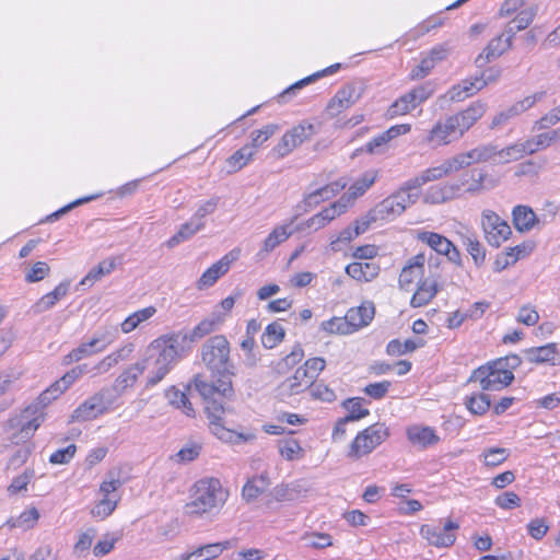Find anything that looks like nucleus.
<instances>
[{"mask_svg": "<svg viewBox=\"0 0 560 560\" xmlns=\"http://www.w3.org/2000/svg\"><path fill=\"white\" fill-rule=\"evenodd\" d=\"M200 357L214 380L208 381L202 374H197L191 384L205 402L210 431L223 442L245 440L243 434L225 428L223 423V416L234 412L233 402L236 399L232 383L235 365L230 360L228 339L223 335L210 337L202 345Z\"/></svg>", "mask_w": 560, "mask_h": 560, "instance_id": "1", "label": "nucleus"}, {"mask_svg": "<svg viewBox=\"0 0 560 560\" xmlns=\"http://www.w3.org/2000/svg\"><path fill=\"white\" fill-rule=\"evenodd\" d=\"M228 492L217 478L200 479L192 488L191 501L186 504L189 515H201L223 506Z\"/></svg>", "mask_w": 560, "mask_h": 560, "instance_id": "2", "label": "nucleus"}, {"mask_svg": "<svg viewBox=\"0 0 560 560\" xmlns=\"http://www.w3.org/2000/svg\"><path fill=\"white\" fill-rule=\"evenodd\" d=\"M141 362L147 365L148 370L145 388L158 385L176 364V361L159 351L158 341H152L148 346Z\"/></svg>", "mask_w": 560, "mask_h": 560, "instance_id": "3", "label": "nucleus"}, {"mask_svg": "<svg viewBox=\"0 0 560 560\" xmlns=\"http://www.w3.org/2000/svg\"><path fill=\"white\" fill-rule=\"evenodd\" d=\"M389 436V429L385 423H374L362 430L350 444L348 457L359 459L372 453Z\"/></svg>", "mask_w": 560, "mask_h": 560, "instance_id": "4", "label": "nucleus"}, {"mask_svg": "<svg viewBox=\"0 0 560 560\" xmlns=\"http://www.w3.org/2000/svg\"><path fill=\"white\" fill-rule=\"evenodd\" d=\"M513 381L514 374L494 365V360L475 369L468 378V383L478 382L482 390H501Z\"/></svg>", "mask_w": 560, "mask_h": 560, "instance_id": "5", "label": "nucleus"}, {"mask_svg": "<svg viewBox=\"0 0 560 560\" xmlns=\"http://www.w3.org/2000/svg\"><path fill=\"white\" fill-rule=\"evenodd\" d=\"M39 417L35 418L24 410L20 415L11 417L5 424V431L9 433L8 440L11 444H25L40 427Z\"/></svg>", "mask_w": 560, "mask_h": 560, "instance_id": "6", "label": "nucleus"}, {"mask_svg": "<svg viewBox=\"0 0 560 560\" xmlns=\"http://www.w3.org/2000/svg\"><path fill=\"white\" fill-rule=\"evenodd\" d=\"M481 228L490 246L500 247L512 235L509 223L492 210H483L481 213Z\"/></svg>", "mask_w": 560, "mask_h": 560, "instance_id": "7", "label": "nucleus"}, {"mask_svg": "<svg viewBox=\"0 0 560 560\" xmlns=\"http://www.w3.org/2000/svg\"><path fill=\"white\" fill-rule=\"evenodd\" d=\"M316 132L317 128L315 125L304 121L287 131L278 144L275 145L272 152L277 158H284Z\"/></svg>", "mask_w": 560, "mask_h": 560, "instance_id": "8", "label": "nucleus"}, {"mask_svg": "<svg viewBox=\"0 0 560 560\" xmlns=\"http://www.w3.org/2000/svg\"><path fill=\"white\" fill-rule=\"evenodd\" d=\"M108 389H102L88 398L71 415L72 422H84L96 419L98 416L107 412L112 404L110 400L106 399Z\"/></svg>", "mask_w": 560, "mask_h": 560, "instance_id": "9", "label": "nucleus"}, {"mask_svg": "<svg viewBox=\"0 0 560 560\" xmlns=\"http://www.w3.org/2000/svg\"><path fill=\"white\" fill-rule=\"evenodd\" d=\"M363 89L355 83H347L337 91L328 102L326 112L329 117H336L343 110L353 106L362 96Z\"/></svg>", "mask_w": 560, "mask_h": 560, "instance_id": "10", "label": "nucleus"}, {"mask_svg": "<svg viewBox=\"0 0 560 560\" xmlns=\"http://www.w3.org/2000/svg\"><path fill=\"white\" fill-rule=\"evenodd\" d=\"M459 528V524L448 520L442 528L424 524L420 528V535L429 545L438 548H447L454 545L456 535L453 533Z\"/></svg>", "mask_w": 560, "mask_h": 560, "instance_id": "11", "label": "nucleus"}, {"mask_svg": "<svg viewBox=\"0 0 560 560\" xmlns=\"http://www.w3.org/2000/svg\"><path fill=\"white\" fill-rule=\"evenodd\" d=\"M159 342V351L177 361L178 357L186 350H190L192 341L188 331L179 330L163 335L155 339Z\"/></svg>", "mask_w": 560, "mask_h": 560, "instance_id": "12", "label": "nucleus"}, {"mask_svg": "<svg viewBox=\"0 0 560 560\" xmlns=\"http://www.w3.org/2000/svg\"><path fill=\"white\" fill-rule=\"evenodd\" d=\"M459 124L455 117L448 116L445 120H439L431 129L427 140L435 145H444L463 137Z\"/></svg>", "mask_w": 560, "mask_h": 560, "instance_id": "13", "label": "nucleus"}, {"mask_svg": "<svg viewBox=\"0 0 560 560\" xmlns=\"http://www.w3.org/2000/svg\"><path fill=\"white\" fill-rule=\"evenodd\" d=\"M109 343H112V339L108 338L107 334H95L90 341L82 342L79 347L70 351L63 358V364L79 362L84 358L102 352Z\"/></svg>", "mask_w": 560, "mask_h": 560, "instance_id": "14", "label": "nucleus"}, {"mask_svg": "<svg viewBox=\"0 0 560 560\" xmlns=\"http://www.w3.org/2000/svg\"><path fill=\"white\" fill-rule=\"evenodd\" d=\"M305 376V371L296 369L292 376L287 377L276 387V397L281 401H285L287 399L310 389L312 381Z\"/></svg>", "mask_w": 560, "mask_h": 560, "instance_id": "15", "label": "nucleus"}, {"mask_svg": "<svg viewBox=\"0 0 560 560\" xmlns=\"http://www.w3.org/2000/svg\"><path fill=\"white\" fill-rule=\"evenodd\" d=\"M534 244L530 242L516 245L514 247H508L505 250L497 255L493 262V271L501 272L509 266L514 265L518 259L528 256L534 250Z\"/></svg>", "mask_w": 560, "mask_h": 560, "instance_id": "16", "label": "nucleus"}, {"mask_svg": "<svg viewBox=\"0 0 560 560\" xmlns=\"http://www.w3.org/2000/svg\"><path fill=\"white\" fill-rule=\"evenodd\" d=\"M65 390L57 382H54L46 388L31 405L23 410L32 417H39L40 423L44 421V409L55 399H57Z\"/></svg>", "mask_w": 560, "mask_h": 560, "instance_id": "17", "label": "nucleus"}, {"mask_svg": "<svg viewBox=\"0 0 560 560\" xmlns=\"http://www.w3.org/2000/svg\"><path fill=\"white\" fill-rule=\"evenodd\" d=\"M375 314V306L373 302H363L358 307H352L346 313L347 323L351 332L368 326Z\"/></svg>", "mask_w": 560, "mask_h": 560, "instance_id": "18", "label": "nucleus"}, {"mask_svg": "<svg viewBox=\"0 0 560 560\" xmlns=\"http://www.w3.org/2000/svg\"><path fill=\"white\" fill-rule=\"evenodd\" d=\"M404 213V205L393 194L371 209L372 220L390 221Z\"/></svg>", "mask_w": 560, "mask_h": 560, "instance_id": "19", "label": "nucleus"}, {"mask_svg": "<svg viewBox=\"0 0 560 560\" xmlns=\"http://www.w3.org/2000/svg\"><path fill=\"white\" fill-rule=\"evenodd\" d=\"M537 12L538 5L534 3L522 9L517 15L505 25L503 31L504 34H506L513 40L517 32L527 28L532 24L535 16L537 15Z\"/></svg>", "mask_w": 560, "mask_h": 560, "instance_id": "20", "label": "nucleus"}, {"mask_svg": "<svg viewBox=\"0 0 560 560\" xmlns=\"http://www.w3.org/2000/svg\"><path fill=\"white\" fill-rule=\"evenodd\" d=\"M512 221L515 229L521 233L533 230L539 223V219L533 209L523 205L513 208Z\"/></svg>", "mask_w": 560, "mask_h": 560, "instance_id": "21", "label": "nucleus"}, {"mask_svg": "<svg viewBox=\"0 0 560 560\" xmlns=\"http://www.w3.org/2000/svg\"><path fill=\"white\" fill-rule=\"evenodd\" d=\"M407 438L411 444L421 448H428L440 442V438L431 427L411 425L407 429Z\"/></svg>", "mask_w": 560, "mask_h": 560, "instance_id": "22", "label": "nucleus"}, {"mask_svg": "<svg viewBox=\"0 0 560 560\" xmlns=\"http://www.w3.org/2000/svg\"><path fill=\"white\" fill-rule=\"evenodd\" d=\"M486 113V104L477 101L474 102L470 106H468L466 109L462 110L460 113L453 115V117L456 118V120L459 124V131L460 133H465L467 130H469L475 122L480 119Z\"/></svg>", "mask_w": 560, "mask_h": 560, "instance_id": "23", "label": "nucleus"}, {"mask_svg": "<svg viewBox=\"0 0 560 560\" xmlns=\"http://www.w3.org/2000/svg\"><path fill=\"white\" fill-rule=\"evenodd\" d=\"M147 370V365L143 364L140 361L136 362L135 364L130 365L129 368L125 369L118 377L115 380L114 383V390L121 394L127 388L132 387L139 376Z\"/></svg>", "mask_w": 560, "mask_h": 560, "instance_id": "24", "label": "nucleus"}, {"mask_svg": "<svg viewBox=\"0 0 560 560\" xmlns=\"http://www.w3.org/2000/svg\"><path fill=\"white\" fill-rule=\"evenodd\" d=\"M439 291L440 288L436 281L422 280L418 283V288L410 300V305L412 307L424 306L434 299Z\"/></svg>", "mask_w": 560, "mask_h": 560, "instance_id": "25", "label": "nucleus"}, {"mask_svg": "<svg viewBox=\"0 0 560 560\" xmlns=\"http://www.w3.org/2000/svg\"><path fill=\"white\" fill-rule=\"evenodd\" d=\"M270 486V480L267 474L254 476L248 479L242 490V497L246 502L256 500Z\"/></svg>", "mask_w": 560, "mask_h": 560, "instance_id": "26", "label": "nucleus"}, {"mask_svg": "<svg viewBox=\"0 0 560 560\" xmlns=\"http://www.w3.org/2000/svg\"><path fill=\"white\" fill-rule=\"evenodd\" d=\"M463 185H467L466 191L478 192L481 190L493 189L498 182L489 176L485 171L472 170L469 179H465Z\"/></svg>", "mask_w": 560, "mask_h": 560, "instance_id": "27", "label": "nucleus"}, {"mask_svg": "<svg viewBox=\"0 0 560 560\" xmlns=\"http://www.w3.org/2000/svg\"><path fill=\"white\" fill-rule=\"evenodd\" d=\"M525 358L532 363H552L555 364L558 348L556 343H547L541 347H534L524 351Z\"/></svg>", "mask_w": 560, "mask_h": 560, "instance_id": "28", "label": "nucleus"}, {"mask_svg": "<svg viewBox=\"0 0 560 560\" xmlns=\"http://www.w3.org/2000/svg\"><path fill=\"white\" fill-rule=\"evenodd\" d=\"M116 268V258H107L101 261L97 266L93 267L88 275L80 281V287H92L96 281L103 277L108 276Z\"/></svg>", "mask_w": 560, "mask_h": 560, "instance_id": "29", "label": "nucleus"}, {"mask_svg": "<svg viewBox=\"0 0 560 560\" xmlns=\"http://www.w3.org/2000/svg\"><path fill=\"white\" fill-rule=\"evenodd\" d=\"M205 228L203 221H196L194 218L189 221L184 223L178 232L174 234L167 242L166 245L168 248H173L180 244L182 242H185L189 240L192 235H195L197 232L202 230Z\"/></svg>", "mask_w": 560, "mask_h": 560, "instance_id": "30", "label": "nucleus"}, {"mask_svg": "<svg viewBox=\"0 0 560 560\" xmlns=\"http://www.w3.org/2000/svg\"><path fill=\"white\" fill-rule=\"evenodd\" d=\"M363 402L365 399L362 397H351L347 398L342 401L341 406L348 411V415L345 416V421H359L370 415V410L363 408Z\"/></svg>", "mask_w": 560, "mask_h": 560, "instance_id": "31", "label": "nucleus"}, {"mask_svg": "<svg viewBox=\"0 0 560 560\" xmlns=\"http://www.w3.org/2000/svg\"><path fill=\"white\" fill-rule=\"evenodd\" d=\"M304 358V350L300 343L295 345L292 349V351L287 354L284 358L279 360L275 366L273 370L278 374H285L290 370H292L295 365H298L302 359Z\"/></svg>", "mask_w": 560, "mask_h": 560, "instance_id": "32", "label": "nucleus"}, {"mask_svg": "<svg viewBox=\"0 0 560 560\" xmlns=\"http://www.w3.org/2000/svg\"><path fill=\"white\" fill-rule=\"evenodd\" d=\"M222 322L223 319L219 314H212L210 318L201 320L188 331L192 343L214 331Z\"/></svg>", "mask_w": 560, "mask_h": 560, "instance_id": "33", "label": "nucleus"}, {"mask_svg": "<svg viewBox=\"0 0 560 560\" xmlns=\"http://www.w3.org/2000/svg\"><path fill=\"white\" fill-rule=\"evenodd\" d=\"M418 240L429 245L440 255H443L444 252H448L450 246H452V242L448 238L435 232H419Z\"/></svg>", "mask_w": 560, "mask_h": 560, "instance_id": "34", "label": "nucleus"}, {"mask_svg": "<svg viewBox=\"0 0 560 560\" xmlns=\"http://www.w3.org/2000/svg\"><path fill=\"white\" fill-rule=\"evenodd\" d=\"M466 408L476 416L485 415L490 406V396L485 393H476L465 398Z\"/></svg>", "mask_w": 560, "mask_h": 560, "instance_id": "35", "label": "nucleus"}, {"mask_svg": "<svg viewBox=\"0 0 560 560\" xmlns=\"http://www.w3.org/2000/svg\"><path fill=\"white\" fill-rule=\"evenodd\" d=\"M226 262L217 261L209 267L198 280V289H205L212 287L221 276L226 273Z\"/></svg>", "mask_w": 560, "mask_h": 560, "instance_id": "36", "label": "nucleus"}, {"mask_svg": "<svg viewBox=\"0 0 560 560\" xmlns=\"http://www.w3.org/2000/svg\"><path fill=\"white\" fill-rule=\"evenodd\" d=\"M285 336L283 327L278 323L269 324L261 335V343L266 349H273Z\"/></svg>", "mask_w": 560, "mask_h": 560, "instance_id": "37", "label": "nucleus"}, {"mask_svg": "<svg viewBox=\"0 0 560 560\" xmlns=\"http://www.w3.org/2000/svg\"><path fill=\"white\" fill-rule=\"evenodd\" d=\"M255 152L252 145H243L226 160L229 166L231 167L230 172L240 171L252 161Z\"/></svg>", "mask_w": 560, "mask_h": 560, "instance_id": "38", "label": "nucleus"}, {"mask_svg": "<svg viewBox=\"0 0 560 560\" xmlns=\"http://www.w3.org/2000/svg\"><path fill=\"white\" fill-rule=\"evenodd\" d=\"M155 312L156 310L153 306H148L145 308L135 312L121 323V330L125 334L131 332L139 326V324L151 318L155 314Z\"/></svg>", "mask_w": 560, "mask_h": 560, "instance_id": "39", "label": "nucleus"}, {"mask_svg": "<svg viewBox=\"0 0 560 560\" xmlns=\"http://www.w3.org/2000/svg\"><path fill=\"white\" fill-rule=\"evenodd\" d=\"M476 91V84L471 82L470 78L465 79L458 84L452 86L447 93L446 97L451 102H460L464 101L466 97L471 96Z\"/></svg>", "mask_w": 560, "mask_h": 560, "instance_id": "40", "label": "nucleus"}, {"mask_svg": "<svg viewBox=\"0 0 560 560\" xmlns=\"http://www.w3.org/2000/svg\"><path fill=\"white\" fill-rule=\"evenodd\" d=\"M377 172L370 170L363 173L349 188L352 199L362 196L376 180Z\"/></svg>", "mask_w": 560, "mask_h": 560, "instance_id": "41", "label": "nucleus"}, {"mask_svg": "<svg viewBox=\"0 0 560 560\" xmlns=\"http://www.w3.org/2000/svg\"><path fill=\"white\" fill-rule=\"evenodd\" d=\"M512 39L504 32L492 38L485 47L488 56L498 59L512 47Z\"/></svg>", "mask_w": 560, "mask_h": 560, "instance_id": "42", "label": "nucleus"}, {"mask_svg": "<svg viewBox=\"0 0 560 560\" xmlns=\"http://www.w3.org/2000/svg\"><path fill=\"white\" fill-rule=\"evenodd\" d=\"M463 244L467 253L471 256L475 265L481 267L486 261V248L483 245L472 236H466Z\"/></svg>", "mask_w": 560, "mask_h": 560, "instance_id": "43", "label": "nucleus"}, {"mask_svg": "<svg viewBox=\"0 0 560 560\" xmlns=\"http://www.w3.org/2000/svg\"><path fill=\"white\" fill-rule=\"evenodd\" d=\"M472 163H483L498 156V145L493 143L481 144L469 151Z\"/></svg>", "mask_w": 560, "mask_h": 560, "instance_id": "44", "label": "nucleus"}, {"mask_svg": "<svg viewBox=\"0 0 560 560\" xmlns=\"http://www.w3.org/2000/svg\"><path fill=\"white\" fill-rule=\"evenodd\" d=\"M293 231H288L287 225L276 228L264 241L262 250L269 253L275 249L279 244L288 240Z\"/></svg>", "mask_w": 560, "mask_h": 560, "instance_id": "45", "label": "nucleus"}, {"mask_svg": "<svg viewBox=\"0 0 560 560\" xmlns=\"http://www.w3.org/2000/svg\"><path fill=\"white\" fill-rule=\"evenodd\" d=\"M486 466L495 467L502 464L510 456V451L504 447H490L482 453Z\"/></svg>", "mask_w": 560, "mask_h": 560, "instance_id": "46", "label": "nucleus"}, {"mask_svg": "<svg viewBox=\"0 0 560 560\" xmlns=\"http://www.w3.org/2000/svg\"><path fill=\"white\" fill-rule=\"evenodd\" d=\"M219 547H211L210 544L201 546L196 550L183 553L178 560H210L218 557Z\"/></svg>", "mask_w": 560, "mask_h": 560, "instance_id": "47", "label": "nucleus"}, {"mask_svg": "<svg viewBox=\"0 0 560 560\" xmlns=\"http://www.w3.org/2000/svg\"><path fill=\"white\" fill-rule=\"evenodd\" d=\"M435 92V84L432 81H427L411 91H409L410 100H413V103L419 106L423 102H425L429 97L433 95Z\"/></svg>", "mask_w": 560, "mask_h": 560, "instance_id": "48", "label": "nucleus"}, {"mask_svg": "<svg viewBox=\"0 0 560 560\" xmlns=\"http://www.w3.org/2000/svg\"><path fill=\"white\" fill-rule=\"evenodd\" d=\"M322 202V198H319L317 190H313L310 194L305 195L304 199L296 205L295 207V215L291 219L290 224H292L299 215L302 213L308 212L311 209L317 207Z\"/></svg>", "mask_w": 560, "mask_h": 560, "instance_id": "49", "label": "nucleus"}, {"mask_svg": "<svg viewBox=\"0 0 560 560\" xmlns=\"http://www.w3.org/2000/svg\"><path fill=\"white\" fill-rule=\"evenodd\" d=\"M322 329L329 334L348 335L351 334V329L345 317H332L322 323Z\"/></svg>", "mask_w": 560, "mask_h": 560, "instance_id": "50", "label": "nucleus"}, {"mask_svg": "<svg viewBox=\"0 0 560 560\" xmlns=\"http://www.w3.org/2000/svg\"><path fill=\"white\" fill-rule=\"evenodd\" d=\"M326 361L323 358L316 357L311 358L305 361V363L298 368L299 370L306 372V378L310 381L315 382L316 377L319 375V373L325 369Z\"/></svg>", "mask_w": 560, "mask_h": 560, "instance_id": "51", "label": "nucleus"}, {"mask_svg": "<svg viewBox=\"0 0 560 560\" xmlns=\"http://www.w3.org/2000/svg\"><path fill=\"white\" fill-rule=\"evenodd\" d=\"M318 79V75H308L302 80H299L298 82L293 83L292 85H290L289 88H287L283 92H281L279 95H278V103L279 104H284L287 102H289V100L295 95L296 91L301 90L302 88H304L305 85L312 83V82H315L316 80Z\"/></svg>", "mask_w": 560, "mask_h": 560, "instance_id": "52", "label": "nucleus"}, {"mask_svg": "<svg viewBox=\"0 0 560 560\" xmlns=\"http://www.w3.org/2000/svg\"><path fill=\"white\" fill-rule=\"evenodd\" d=\"M35 471L32 468H26L23 474L13 478L11 485L8 487L10 494H16L26 490L28 482L34 478Z\"/></svg>", "mask_w": 560, "mask_h": 560, "instance_id": "53", "label": "nucleus"}, {"mask_svg": "<svg viewBox=\"0 0 560 560\" xmlns=\"http://www.w3.org/2000/svg\"><path fill=\"white\" fill-rule=\"evenodd\" d=\"M390 386L392 383L389 381H382L376 383H370L362 390L365 395L370 396L371 398L380 400L387 395Z\"/></svg>", "mask_w": 560, "mask_h": 560, "instance_id": "54", "label": "nucleus"}, {"mask_svg": "<svg viewBox=\"0 0 560 560\" xmlns=\"http://www.w3.org/2000/svg\"><path fill=\"white\" fill-rule=\"evenodd\" d=\"M469 151L465 153H459L452 159L444 161L447 173L457 172L462 168L470 166L472 163L471 158H469Z\"/></svg>", "mask_w": 560, "mask_h": 560, "instance_id": "55", "label": "nucleus"}, {"mask_svg": "<svg viewBox=\"0 0 560 560\" xmlns=\"http://www.w3.org/2000/svg\"><path fill=\"white\" fill-rule=\"evenodd\" d=\"M97 197H98V195H92V196L79 198V199L63 206L59 210L50 213L49 215H47L45 219V222H55V221L59 220L63 214L68 213L70 210H72L73 208L81 206L83 203H86L91 200H94Z\"/></svg>", "mask_w": 560, "mask_h": 560, "instance_id": "56", "label": "nucleus"}, {"mask_svg": "<svg viewBox=\"0 0 560 560\" xmlns=\"http://www.w3.org/2000/svg\"><path fill=\"white\" fill-rule=\"evenodd\" d=\"M310 392L312 397H314L315 399H319L327 402H332L337 398L335 392L323 383L313 382L312 386L310 387Z\"/></svg>", "mask_w": 560, "mask_h": 560, "instance_id": "57", "label": "nucleus"}, {"mask_svg": "<svg viewBox=\"0 0 560 560\" xmlns=\"http://www.w3.org/2000/svg\"><path fill=\"white\" fill-rule=\"evenodd\" d=\"M412 351H415L412 339H407L405 342H401L399 339H393L386 346V353L388 355H402Z\"/></svg>", "mask_w": 560, "mask_h": 560, "instance_id": "58", "label": "nucleus"}, {"mask_svg": "<svg viewBox=\"0 0 560 560\" xmlns=\"http://www.w3.org/2000/svg\"><path fill=\"white\" fill-rule=\"evenodd\" d=\"M498 161L499 164L509 163L511 161H517L523 158L518 142L508 145L503 149L498 148Z\"/></svg>", "mask_w": 560, "mask_h": 560, "instance_id": "59", "label": "nucleus"}, {"mask_svg": "<svg viewBox=\"0 0 560 560\" xmlns=\"http://www.w3.org/2000/svg\"><path fill=\"white\" fill-rule=\"evenodd\" d=\"M77 452V446L74 444H70L65 448L57 450L49 457V463L54 465H65L68 464Z\"/></svg>", "mask_w": 560, "mask_h": 560, "instance_id": "60", "label": "nucleus"}, {"mask_svg": "<svg viewBox=\"0 0 560 560\" xmlns=\"http://www.w3.org/2000/svg\"><path fill=\"white\" fill-rule=\"evenodd\" d=\"M301 451L302 448L296 440L288 439L279 442V452L288 460L294 459Z\"/></svg>", "mask_w": 560, "mask_h": 560, "instance_id": "61", "label": "nucleus"}, {"mask_svg": "<svg viewBox=\"0 0 560 560\" xmlns=\"http://www.w3.org/2000/svg\"><path fill=\"white\" fill-rule=\"evenodd\" d=\"M50 271V268L45 261H37L31 268V270L25 276V280L28 283H34L43 280Z\"/></svg>", "mask_w": 560, "mask_h": 560, "instance_id": "62", "label": "nucleus"}, {"mask_svg": "<svg viewBox=\"0 0 560 560\" xmlns=\"http://www.w3.org/2000/svg\"><path fill=\"white\" fill-rule=\"evenodd\" d=\"M560 121V105L552 108L549 113L544 115L540 119H538L534 125V130H542L547 129L550 126H553Z\"/></svg>", "mask_w": 560, "mask_h": 560, "instance_id": "63", "label": "nucleus"}, {"mask_svg": "<svg viewBox=\"0 0 560 560\" xmlns=\"http://www.w3.org/2000/svg\"><path fill=\"white\" fill-rule=\"evenodd\" d=\"M117 501H113L108 498H103L91 511L94 517L105 518L109 516L116 509Z\"/></svg>", "mask_w": 560, "mask_h": 560, "instance_id": "64", "label": "nucleus"}]
</instances>
